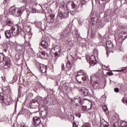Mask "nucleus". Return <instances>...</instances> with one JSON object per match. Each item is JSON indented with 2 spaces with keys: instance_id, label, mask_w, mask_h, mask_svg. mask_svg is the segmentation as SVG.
<instances>
[{
  "instance_id": "bb28decb",
  "label": "nucleus",
  "mask_w": 127,
  "mask_h": 127,
  "mask_svg": "<svg viewBox=\"0 0 127 127\" xmlns=\"http://www.w3.org/2000/svg\"><path fill=\"white\" fill-rule=\"evenodd\" d=\"M91 108H92V104L90 106V108H88L87 106H82V109L85 112H86L87 111H89V110H90Z\"/></svg>"
},
{
  "instance_id": "052dcab7",
  "label": "nucleus",
  "mask_w": 127,
  "mask_h": 127,
  "mask_svg": "<svg viewBox=\"0 0 127 127\" xmlns=\"http://www.w3.org/2000/svg\"><path fill=\"white\" fill-rule=\"evenodd\" d=\"M122 71H123V70H118V72H121Z\"/></svg>"
},
{
  "instance_id": "7ed1b4c3",
  "label": "nucleus",
  "mask_w": 127,
  "mask_h": 127,
  "mask_svg": "<svg viewBox=\"0 0 127 127\" xmlns=\"http://www.w3.org/2000/svg\"><path fill=\"white\" fill-rule=\"evenodd\" d=\"M24 10V8H15L14 7H11L9 9V12L10 14L14 15V16L18 17L21 15V14L23 13Z\"/></svg>"
},
{
  "instance_id": "4be33fe9",
  "label": "nucleus",
  "mask_w": 127,
  "mask_h": 127,
  "mask_svg": "<svg viewBox=\"0 0 127 127\" xmlns=\"http://www.w3.org/2000/svg\"><path fill=\"white\" fill-rule=\"evenodd\" d=\"M106 47L108 49H110L111 48H113L114 47V45L112 43V42L110 41H108L106 42Z\"/></svg>"
},
{
  "instance_id": "13d9d810",
  "label": "nucleus",
  "mask_w": 127,
  "mask_h": 127,
  "mask_svg": "<svg viewBox=\"0 0 127 127\" xmlns=\"http://www.w3.org/2000/svg\"><path fill=\"white\" fill-rule=\"evenodd\" d=\"M30 127H34V125H31Z\"/></svg>"
},
{
  "instance_id": "9d476101",
  "label": "nucleus",
  "mask_w": 127,
  "mask_h": 127,
  "mask_svg": "<svg viewBox=\"0 0 127 127\" xmlns=\"http://www.w3.org/2000/svg\"><path fill=\"white\" fill-rule=\"evenodd\" d=\"M39 107V103L36 100H33L30 103V107L31 109H36Z\"/></svg>"
},
{
  "instance_id": "7c9ffc66",
  "label": "nucleus",
  "mask_w": 127,
  "mask_h": 127,
  "mask_svg": "<svg viewBox=\"0 0 127 127\" xmlns=\"http://www.w3.org/2000/svg\"><path fill=\"white\" fill-rule=\"evenodd\" d=\"M103 109L105 113H106V115H109V114H110V113L109 112V110H108V108H107V106H104L103 107Z\"/></svg>"
},
{
  "instance_id": "c03bdc74",
  "label": "nucleus",
  "mask_w": 127,
  "mask_h": 127,
  "mask_svg": "<svg viewBox=\"0 0 127 127\" xmlns=\"http://www.w3.org/2000/svg\"><path fill=\"white\" fill-rule=\"evenodd\" d=\"M32 12H33V13H35V12H36V9H35V8H32Z\"/></svg>"
},
{
  "instance_id": "69168bd1",
  "label": "nucleus",
  "mask_w": 127,
  "mask_h": 127,
  "mask_svg": "<svg viewBox=\"0 0 127 127\" xmlns=\"http://www.w3.org/2000/svg\"><path fill=\"white\" fill-rule=\"evenodd\" d=\"M106 69H107V68H108V67H107V66H106Z\"/></svg>"
},
{
  "instance_id": "423d86ee",
  "label": "nucleus",
  "mask_w": 127,
  "mask_h": 127,
  "mask_svg": "<svg viewBox=\"0 0 127 127\" xmlns=\"http://www.w3.org/2000/svg\"><path fill=\"white\" fill-rule=\"evenodd\" d=\"M51 52L55 54V56H60V54H61V47L60 46H55L52 49Z\"/></svg>"
},
{
  "instance_id": "20e7f679",
  "label": "nucleus",
  "mask_w": 127,
  "mask_h": 127,
  "mask_svg": "<svg viewBox=\"0 0 127 127\" xmlns=\"http://www.w3.org/2000/svg\"><path fill=\"white\" fill-rule=\"evenodd\" d=\"M10 29L13 34V36H17V35H19L23 31V27L12 26Z\"/></svg>"
},
{
  "instance_id": "b1692460",
  "label": "nucleus",
  "mask_w": 127,
  "mask_h": 127,
  "mask_svg": "<svg viewBox=\"0 0 127 127\" xmlns=\"http://www.w3.org/2000/svg\"><path fill=\"white\" fill-rule=\"evenodd\" d=\"M71 68H72V64L70 61H68L66 64V70L69 72L71 70Z\"/></svg>"
},
{
  "instance_id": "37998d69",
  "label": "nucleus",
  "mask_w": 127,
  "mask_h": 127,
  "mask_svg": "<svg viewBox=\"0 0 127 127\" xmlns=\"http://www.w3.org/2000/svg\"><path fill=\"white\" fill-rule=\"evenodd\" d=\"M10 0H4L3 2V3L4 4H5V3H9V1Z\"/></svg>"
},
{
  "instance_id": "338daca9",
  "label": "nucleus",
  "mask_w": 127,
  "mask_h": 127,
  "mask_svg": "<svg viewBox=\"0 0 127 127\" xmlns=\"http://www.w3.org/2000/svg\"><path fill=\"white\" fill-rule=\"evenodd\" d=\"M55 24H57V23H56V22L55 23Z\"/></svg>"
},
{
  "instance_id": "6e6552de",
  "label": "nucleus",
  "mask_w": 127,
  "mask_h": 127,
  "mask_svg": "<svg viewBox=\"0 0 127 127\" xmlns=\"http://www.w3.org/2000/svg\"><path fill=\"white\" fill-rule=\"evenodd\" d=\"M86 58L87 59H89V64L91 66H95L97 64V61H96V57L95 56L91 55L90 57H87Z\"/></svg>"
},
{
  "instance_id": "cd10ccee",
  "label": "nucleus",
  "mask_w": 127,
  "mask_h": 127,
  "mask_svg": "<svg viewBox=\"0 0 127 127\" xmlns=\"http://www.w3.org/2000/svg\"><path fill=\"white\" fill-rule=\"evenodd\" d=\"M91 38H94L95 37V35H96V32L94 30H92L91 31Z\"/></svg>"
},
{
  "instance_id": "dca6fc26",
  "label": "nucleus",
  "mask_w": 127,
  "mask_h": 127,
  "mask_svg": "<svg viewBox=\"0 0 127 127\" xmlns=\"http://www.w3.org/2000/svg\"><path fill=\"white\" fill-rule=\"evenodd\" d=\"M68 32L67 30L65 29L64 30L62 33L60 34L62 39H64V40H66V38H67V36H68Z\"/></svg>"
},
{
  "instance_id": "4d7b16f0",
  "label": "nucleus",
  "mask_w": 127,
  "mask_h": 127,
  "mask_svg": "<svg viewBox=\"0 0 127 127\" xmlns=\"http://www.w3.org/2000/svg\"><path fill=\"white\" fill-rule=\"evenodd\" d=\"M1 78L2 79V80H3V81L4 82V81H5V80H4V79H3V77L2 76L1 77Z\"/></svg>"
},
{
  "instance_id": "5fc2aeb1",
  "label": "nucleus",
  "mask_w": 127,
  "mask_h": 127,
  "mask_svg": "<svg viewBox=\"0 0 127 127\" xmlns=\"http://www.w3.org/2000/svg\"><path fill=\"white\" fill-rule=\"evenodd\" d=\"M64 68V64H63L62 65V70H63Z\"/></svg>"
},
{
  "instance_id": "864d4df0",
  "label": "nucleus",
  "mask_w": 127,
  "mask_h": 127,
  "mask_svg": "<svg viewBox=\"0 0 127 127\" xmlns=\"http://www.w3.org/2000/svg\"><path fill=\"white\" fill-rule=\"evenodd\" d=\"M2 90H3V91L4 92H6V91H7V88H5V89H4V88H3Z\"/></svg>"
},
{
  "instance_id": "2f4dec72",
  "label": "nucleus",
  "mask_w": 127,
  "mask_h": 127,
  "mask_svg": "<svg viewBox=\"0 0 127 127\" xmlns=\"http://www.w3.org/2000/svg\"><path fill=\"white\" fill-rule=\"evenodd\" d=\"M84 76V75H85V73L82 72V71H78L76 73V75L77 76Z\"/></svg>"
},
{
  "instance_id": "9b49d317",
  "label": "nucleus",
  "mask_w": 127,
  "mask_h": 127,
  "mask_svg": "<svg viewBox=\"0 0 127 127\" xmlns=\"http://www.w3.org/2000/svg\"><path fill=\"white\" fill-rule=\"evenodd\" d=\"M80 91L85 97H92V94L89 92V90L85 88L80 89Z\"/></svg>"
},
{
  "instance_id": "f03ea898",
  "label": "nucleus",
  "mask_w": 127,
  "mask_h": 127,
  "mask_svg": "<svg viewBox=\"0 0 127 127\" xmlns=\"http://www.w3.org/2000/svg\"><path fill=\"white\" fill-rule=\"evenodd\" d=\"M127 37V29H122L117 37L115 38L117 43H123V41Z\"/></svg>"
},
{
  "instance_id": "0e129e2a",
  "label": "nucleus",
  "mask_w": 127,
  "mask_h": 127,
  "mask_svg": "<svg viewBox=\"0 0 127 127\" xmlns=\"http://www.w3.org/2000/svg\"><path fill=\"white\" fill-rule=\"evenodd\" d=\"M82 127H85L83 125H82Z\"/></svg>"
},
{
  "instance_id": "72a5a7b5",
  "label": "nucleus",
  "mask_w": 127,
  "mask_h": 127,
  "mask_svg": "<svg viewBox=\"0 0 127 127\" xmlns=\"http://www.w3.org/2000/svg\"><path fill=\"white\" fill-rule=\"evenodd\" d=\"M93 87H96V88H100V83L98 81H96L95 84L93 85Z\"/></svg>"
},
{
  "instance_id": "a19ab883",
  "label": "nucleus",
  "mask_w": 127,
  "mask_h": 127,
  "mask_svg": "<svg viewBox=\"0 0 127 127\" xmlns=\"http://www.w3.org/2000/svg\"><path fill=\"white\" fill-rule=\"evenodd\" d=\"M123 60L125 62L127 63V56H125L123 58Z\"/></svg>"
},
{
  "instance_id": "412c9836",
  "label": "nucleus",
  "mask_w": 127,
  "mask_h": 127,
  "mask_svg": "<svg viewBox=\"0 0 127 127\" xmlns=\"http://www.w3.org/2000/svg\"><path fill=\"white\" fill-rule=\"evenodd\" d=\"M41 46L44 48V49H46L48 48V43H47V41L45 40H43L41 42Z\"/></svg>"
},
{
  "instance_id": "6e6d98bb",
  "label": "nucleus",
  "mask_w": 127,
  "mask_h": 127,
  "mask_svg": "<svg viewBox=\"0 0 127 127\" xmlns=\"http://www.w3.org/2000/svg\"><path fill=\"white\" fill-rule=\"evenodd\" d=\"M4 52H7V50L4 49Z\"/></svg>"
},
{
  "instance_id": "5701e85b",
  "label": "nucleus",
  "mask_w": 127,
  "mask_h": 127,
  "mask_svg": "<svg viewBox=\"0 0 127 127\" xmlns=\"http://www.w3.org/2000/svg\"><path fill=\"white\" fill-rule=\"evenodd\" d=\"M101 127H109V123L104 120V122L102 121L100 122Z\"/></svg>"
},
{
  "instance_id": "4468645a",
  "label": "nucleus",
  "mask_w": 127,
  "mask_h": 127,
  "mask_svg": "<svg viewBox=\"0 0 127 127\" xmlns=\"http://www.w3.org/2000/svg\"><path fill=\"white\" fill-rule=\"evenodd\" d=\"M4 35L6 38L9 39L11 38L13 36L12 32H11V30L10 29L9 30H6L4 32Z\"/></svg>"
},
{
  "instance_id": "393cba45",
  "label": "nucleus",
  "mask_w": 127,
  "mask_h": 127,
  "mask_svg": "<svg viewBox=\"0 0 127 127\" xmlns=\"http://www.w3.org/2000/svg\"><path fill=\"white\" fill-rule=\"evenodd\" d=\"M82 76H80V74H78V75H76V80L78 83H79V84H81V83H82Z\"/></svg>"
},
{
  "instance_id": "aec40b11",
  "label": "nucleus",
  "mask_w": 127,
  "mask_h": 127,
  "mask_svg": "<svg viewBox=\"0 0 127 127\" xmlns=\"http://www.w3.org/2000/svg\"><path fill=\"white\" fill-rule=\"evenodd\" d=\"M35 24L39 29H44V25L42 24V22H35Z\"/></svg>"
},
{
  "instance_id": "f257e3e1",
  "label": "nucleus",
  "mask_w": 127,
  "mask_h": 127,
  "mask_svg": "<svg viewBox=\"0 0 127 127\" xmlns=\"http://www.w3.org/2000/svg\"><path fill=\"white\" fill-rule=\"evenodd\" d=\"M3 62V71H7L10 67V59L8 57L4 56L2 53H0V63Z\"/></svg>"
},
{
  "instance_id": "ddd939ff",
  "label": "nucleus",
  "mask_w": 127,
  "mask_h": 127,
  "mask_svg": "<svg viewBox=\"0 0 127 127\" xmlns=\"http://www.w3.org/2000/svg\"><path fill=\"white\" fill-rule=\"evenodd\" d=\"M79 7V5L75 3L74 2H72L71 4V8L67 9L71 12H73L76 9Z\"/></svg>"
},
{
  "instance_id": "09e8293b",
  "label": "nucleus",
  "mask_w": 127,
  "mask_h": 127,
  "mask_svg": "<svg viewBox=\"0 0 127 127\" xmlns=\"http://www.w3.org/2000/svg\"><path fill=\"white\" fill-rule=\"evenodd\" d=\"M102 0L103 1H105V3H108V2H110V0Z\"/></svg>"
},
{
  "instance_id": "3c124183",
  "label": "nucleus",
  "mask_w": 127,
  "mask_h": 127,
  "mask_svg": "<svg viewBox=\"0 0 127 127\" xmlns=\"http://www.w3.org/2000/svg\"><path fill=\"white\" fill-rule=\"evenodd\" d=\"M39 127H43L42 123H40L39 125L38 126Z\"/></svg>"
},
{
  "instance_id": "79ce46f5",
  "label": "nucleus",
  "mask_w": 127,
  "mask_h": 127,
  "mask_svg": "<svg viewBox=\"0 0 127 127\" xmlns=\"http://www.w3.org/2000/svg\"><path fill=\"white\" fill-rule=\"evenodd\" d=\"M98 45H99V46H104V41H101L100 43H99Z\"/></svg>"
},
{
  "instance_id": "e2e57ef3",
  "label": "nucleus",
  "mask_w": 127,
  "mask_h": 127,
  "mask_svg": "<svg viewBox=\"0 0 127 127\" xmlns=\"http://www.w3.org/2000/svg\"><path fill=\"white\" fill-rule=\"evenodd\" d=\"M46 116H45V118H44V119H46Z\"/></svg>"
},
{
  "instance_id": "f8f14e48",
  "label": "nucleus",
  "mask_w": 127,
  "mask_h": 127,
  "mask_svg": "<svg viewBox=\"0 0 127 127\" xmlns=\"http://www.w3.org/2000/svg\"><path fill=\"white\" fill-rule=\"evenodd\" d=\"M55 19V14L50 15L47 18V22H48V23H50V24H53V23H54Z\"/></svg>"
},
{
  "instance_id": "f3484780",
  "label": "nucleus",
  "mask_w": 127,
  "mask_h": 127,
  "mask_svg": "<svg viewBox=\"0 0 127 127\" xmlns=\"http://www.w3.org/2000/svg\"><path fill=\"white\" fill-rule=\"evenodd\" d=\"M39 69V71H40L41 73H46V70H47V66L44 64H41L40 67Z\"/></svg>"
},
{
  "instance_id": "a18cd8bd",
  "label": "nucleus",
  "mask_w": 127,
  "mask_h": 127,
  "mask_svg": "<svg viewBox=\"0 0 127 127\" xmlns=\"http://www.w3.org/2000/svg\"><path fill=\"white\" fill-rule=\"evenodd\" d=\"M76 117H78V118H80L81 117V114L79 113H77L75 114Z\"/></svg>"
},
{
  "instance_id": "f704fd0d",
  "label": "nucleus",
  "mask_w": 127,
  "mask_h": 127,
  "mask_svg": "<svg viewBox=\"0 0 127 127\" xmlns=\"http://www.w3.org/2000/svg\"><path fill=\"white\" fill-rule=\"evenodd\" d=\"M43 64H41L40 63H39V62H36V66L37 67V68H38V69H39L40 68V66H41V65H43Z\"/></svg>"
},
{
  "instance_id": "c85d7f7f",
  "label": "nucleus",
  "mask_w": 127,
  "mask_h": 127,
  "mask_svg": "<svg viewBox=\"0 0 127 127\" xmlns=\"http://www.w3.org/2000/svg\"><path fill=\"white\" fill-rule=\"evenodd\" d=\"M88 0H81V6L83 5H86L87 4V2H88Z\"/></svg>"
},
{
  "instance_id": "a878e982",
  "label": "nucleus",
  "mask_w": 127,
  "mask_h": 127,
  "mask_svg": "<svg viewBox=\"0 0 127 127\" xmlns=\"http://www.w3.org/2000/svg\"><path fill=\"white\" fill-rule=\"evenodd\" d=\"M23 46L26 48L30 46V43L29 42L25 41L23 44Z\"/></svg>"
},
{
  "instance_id": "0eeeda50",
  "label": "nucleus",
  "mask_w": 127,
  "mask_h": 127,
  "mask_svg": "<svg viewBox=\"0 0 127 127\" xmlns=\"http://www.w3.org/2000/svg\"><path fill=\"white\" fill-rule=\"evenodd\" d=\"M58 14L61 18H67L69 16V12L67 10H64L59 12Z\"/></svg>"
},
{
  "instance_id": "e433bc0d",
  "label": "nucleus",
  "mask_w": 127,
  "mask_h": 127,
  "mask_svg": "<svg viewBox=\"0 0 127 127\" xmlns=\"http://www.w3.org/2000/svg\"><path fill=\"white\" fill-rule=\"evenodd\" d=\"M70 55L72 57H73V58H75V56L76 55H77V53H76V52H70Z\"/></svg>"
},
{
  "instance_id": "4c0bfd02",
  "label": "nucleus",
  "mask_w": 127,
  "mask_h": 127,
  "mask_svg": "<svg viewBox=\"0 0 127 127\" xmlns=\"http://www.w3.org/2000/svg\"><path fill=\"white\" fill-rule=\"evenodd\" d=\"M107 76H113L114 75V73L112 71L107 72L106 73Z\"/></svg>"
},
{
  "instance_id": "49530a36",
  "label": "nucleus",
  "mask_w": 127,
  "mask_h": 127,
  "mask_svg": "<svg viewBox=\"0 0 127 127\" xmlns=\"http://www.w3.org/2000/svg\"><path fill=\"white\" fill-rule=\"evenodd\" d=\"M20 2H22V3H25L26 2V0H19Z\"/></svg>"
},
{
  "instance_id": "58836bf2",
  "label": "nucleus",
  "mask_w": 127,
  "mask_h": 127,
  "mask_svg": "<svg viewBox=\"0 0 127 127\" xmlns=\"http://www.w3.org/2000/svg\"><path fill=\"white\" fill-rule=\"evenodd\" d=\"M122 102L124 104H126V106H127V100H126V99H125V98H123Z\"/></svg>"
},
{
  "instance_id": "c756f323",
  "label": "nucleus",
  "mask_w": 127,
  "mask_h": 127,
  "mask_svg": "<svg viewBox=\"0 0 127 127\" xmlns=\"http://www.w3.org/2000/svg\"><path fill=\"white\" fill-rule=\"evenodd\" d=\"M88 79L89 77H88V75L84 73V75L82 76V80H83V81H87V80H88Z\"/></svg>"
},
{
  "instance_id": "de8ad7c7",
  "label": "nucleus",
  "mask_w": 127,
  "mask_h": 127,
  "mask_svg": "<svg viewBox=\"0 0 127 127\" xmlns=\"http://www.w3.org/2000/svg\"><path fill=\"white\" fill-rule=\"evenodd\" d=\"M6 46L7 47V49H8V48H9V46H10V44H9V43H7Z\"/></svg>"
},
{
  "instance_id": "2eb2a0df",
  "label": "nucleus",
  "mask_w": 127,
  "mask_h": 127,
  "mask_svg": "<svg viewBox=\"0 0 127 127\" xmlns=\"http://www.w3.org/2000/svg\"><path fill=\"white\" fill-rule=\"evenodd\" d=\"M38 56L42 59H47V56H48V54H47V53L45 52H42L38 54Z\"/></svg>"
},
{
  "instance_id": "680f3d73",
  "label": "nucleus",
  "mask_w": 127,
  "mask_h": 127,
  "mask_svg": "<svg viewBox=\"0 0 127 127\" xmlns=\"http://www.w3.org/2000/svg\"><path fill=\"white\" fill-rule=\"evenodd\" d=\"M117 11V10H114V12L116 13V11Z\"/></svg>"
},
{
  "instance_id": "c9c22d12",
  "label": "nucleus",
  "mask_w": 127,
  "mask_h": 127,
  "mask_svg": "<svg viewBox=\"0 0 127 127\" xmlns=\"http://www.w3.org/2000/svg\"><path fill=\"white\" fill-rule=\"evenodd\" d=\"M83 126L84 127H91V124L89 123H84Z\"/></svg>"
},
{
  "instance_id": "6ab92c4d",
  "label": "nucleus",
  "mask_w": 127,
  "mask_h": 127,
  "mask_svg": "<svg viewBox=\"0 0 127 127\" xmlns=\"http://www.w3.org/2000/svg\"><path fill=\"white\" fill-rule=\"evenodd\" d=\"M0 103L2 104V107H4V106L6 105V104L4 103L3 93L1 92H0Z\"/></svg>"
},
{
  "instance_id": "a211bd4d",
  "label": "nucleus",
  "mask_w": 127,
  "mask_h": 127,
  "mask_svg": "<svg viewBox=\"0 0 127 127\" xmlns=\"http://www.w3.org/2000/svg\"><path fill=\"white\" fill-rule=\"evenodd\" d=\"M90 23L92 25H95L98 23V17H92L90 19Z\"/></svg>"
},
{
  "instance_id": "473e14b6",
  "label": "nucleus",
  "mask_w": 127,
  "mask_h": 127,
  "mask_svg": "<svg viewBox=\"0 0 127 127\" xmlns=\"http://www.w3.org/2000/svg\"><path fill=\"white\" fill-rule=\"evenodd\" d=\"M74 34L75 35H73V37H74V38H78V37H80V34L78 33V31L77 30L75 31Z\"/></svg>"
},
{
  "instance_id": "774afa93",
  "label": "nucleus",
  "mask_w": 127,
  "mask_h": 127,
  "mask_svg": "<svg viewBox=\"0 0 127 127\" xmlns=\"http://www.w3.org/2000/svg\"><path fill=\"white\" fill-rule=\"evenodd\" d=\"M126 0V1H127V0Z\"/></svg>"
},
{
  "instance_id": "ea45409f",
  "label": "nucleus",
  "mask_w": 127,
  "mask_h": 127,
  "mask_svg": "<svg viewBox=\"0 0 127 127\" xmlns=\"http://www.w3.org/2000/svg\"><path fill=\"white\" fill-rule=\"evenodd\" d=\"M114 92H115V93H119V92H120V89L118 87L114 88Z\"/></svg>"
},
{
  "instance_id": "603ef678",
  "label": "nucleus",
  "mask_w": 127,
  "mask_h": 127,
  "mask_svg": "<svg viewBox=\"0 0 127 127\" xmlns=\"http://www.w3.org/2000/svg\"><path fill=\"white\" fill-rule=\"evenodd\" d=\"M79 103L80 105H81L82 104V100L79 99Z\"/></svg>"
},
{
  "instance_id": "bf43d9fd",
  "label": "nucleus",
  "mask_w": 127,
  "mask_h": 127,
  "mask_svg": "<svg viewBox=\"0 0 127 127\" xmlns=\"http://www.w3.org/2000/svg\"><path fill=\"white\" fill-rule=\"evenodd\" d=\"M127 66L125 67H124V70H126L127 69Z\"/></svg>"
},
{
  "instance_id": "1a4fd4ad",
  "label": "nucleus",
  "mask_w": 127,
  "mask_h": 127,
  "mask_svg": "<svg viewBox=\"0 0 127 127\" xmlns=\"http://www.w3.org/2000/svg\"><path fill=\"white\" fill-rule=\"evenodd\" d=\"M33 121L34 123H32V125H33L34 127H38V126H39L41 123V119H40V118L36 116L33 118Z\"/></svg>"
},
{
  "instance_id": "39448f33",
  "label": "nucleus",
  "mask_w": 127,
  "mask_h": 127,
  "mask_svg": "<svg viewBox=\"0 0 127 127\" xmlns=\"http://www.w3.org/2000/svg\"><path fill=\"white\" fill-rule=\"evenodd\" d=\"M5 16H1L0 17V23L2 25V27H5V26H11L13 24V22L10 20V19L7 18L5 19Z\"/></svg>"
},
{
  "instance_id": "8fccbe9b",
  "label": "nucleus",
  "mask_w": 127,
  "mask_h": 127,
  "mask_svg": "<svg viewBox=\"0 0 127 127\" xmlns=\"http://www.w3.org/2000/svg\"><path fill=\"white\" fill-rule=\"evenodd\" d=\"M73 127H78V126H77L76 125V123H75V122H73V126H72Z\"/></svg>"
}]
</instances>
